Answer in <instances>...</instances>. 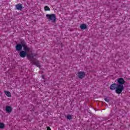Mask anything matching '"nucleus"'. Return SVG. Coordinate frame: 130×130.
Segmentation results:
<instances>
[{"label":"nucleus","mask_w":130,"mask_h":130,"mask_svg":"<svg viewBox=\"0 0 130 130\" xmlns=\"http://www.w3.org/2000/svg\"><path fill=\"white\" fill-rule=\"evenodd\" d=\"M44 9L45 11H50V9L49 7H48V6H45Z\"/></svg>","instance_id":"f3484780"},{"label":"nucleus","mask_w":130,"mask_h":130,"mask_svg":"<svg viewBox=\"0 0 130 130\" xmlns=\"http://www.w3.org/2000/svg\"><path fill=\"white\" fill-rule=\"evenodd\" d=\"M22 47L23 48L24 51H25V52H27V51H30V48L28 47V46L27 45V43H26V41L25 40H23V45H22Z\"/></svg>","instance_id":"20e7f679"},{"label":"nucleus","mask_w":130,"mask_h":130,"mask_svg":"<svg viewBox=\"0 0 130 130\" xmlns=\"http://www.w3.org/2000/svg\"><path fill=\"white\" fill-rule=\"evenodd\" d=\"M34 64H35V66H36L37 67H38V68H41V66L40 65V61H37Z\"/></svg>","instance_id":"f8f14e48"},{"label":"nucleus","mask_w":130,"mask_h":130,"mask_svg":"<svg viewBox=\"0 0 130 130\" xmlns=\"http://www.w3.org/2000/svg\"><path fill=\"white\" fill-rule=\"evenodd\" d=\"M85 76H86L85 72H79L78 73L77 77H78L79 79H83V78H85Z\"/></svg>","instance_id":"423d86ee"},{"label":"nucleus","mask_w":130,"mask_h":130,"mask_svg":"<svg viewBox=\"0 0 130 130\" xmlns=\"http://www.w3.org/2000/svg\"><path fill=\"white\" fill-rule=\"evenodd\" d=\"M12 110L13 108L10 106H7L6 107V111L7 113H11Z\"/></svg>","instance_id":"6e6552de"},{"label":"nucleus","mask_w":130,"mask_h":130,"mask_svg":"<svg viewBox=\"0 0 130 130\" xmlns=\"http://www.w3.org/2000/svg\"><path fill=\"white\" fill-rule=\"evenodd\" d=\"M19 55L20 57H22V58L26 57V55H27V56H29V55L27 54V52L24 51H20L19 53Z\"/></svg>","instance_id":"0eeeda50"},{"label":"nucleus","mask_w":130,"mask_h":130,"mask_svg":"<svg viewBox=\"0 0 130 130\" xmlns=\"http://www.w3.org/2000/svg\"><path fill=\"white\" fill-rule=\"evenodd\" d=\"M42 78L43 79H44V76L42 75Z\"/></svg>","instance_id":"412c9836"},{"label":"nucleus","mask_w":130,"mask_h":130,"mask_svg":"<svg viewBox=\"0 0 130 130\" xmlns=\"http://www.w3.org/2000/svg\"><path fill=\"white\" fill-rule=\"evenodd\" d=\"M117 86V84L116 83H113L111 86H110V89L111 90H116V87Z\"/></svg>","instance_id":"1a4fd4ad"},{"label":"nucleus","mask_w":130,"mask_h":130,"mask_svg":"<svg viewBox=\"0 0 130 130\" xmlns=\"http://www.w3.org/2000/svg\"><path fill=\"white\" fill-rule=\"evenodd\" d=\"M118 85H121L123 86L124 84H125V81L122 78H118L117 79Z\"/></svg>","instance_id":"39448f33"},{"label":"nucleus","mask_w":130,"mask_h":130,"mask_svg":"<svg viewBox=\"0 0 130 130\" xmlns=\"http://www.w3.org/2000/svg\"><path fill=\"white\" fill-rule=\"evenodd\" d=\"M30 60L31 61V62L33 63V64H34L37 61V59L36 58H34V57H32L30 58Z\"/></svg>","instance_id":"ddd939ff"},{"label":"nucleus","mask_w":130,"mask_h":130,"mask_svg":"<svg viewBox=\"0 0 130 130\" xmlns=\"http://www.w3.org/2000/svg\"><path fill=\"white\" fill-rule=\"evenodd\" d=\"M31 55H32V57H34V56H36V55H35V54H31Z\"/></svg>","instance_id":"aec40b11"},{"label":"nucleus","mask_w":130,"mask_h":130,"mask_svg":"<svg viewBox=\"0 0 130 130\" xmlns=\"http://www.w3.org/2000/svg\"><path fill=\"white\" fill-rule=\"evenodd\" d=\"M5 93L6 96H7V97H11V92L8 91H5Z\"/></svg>","instance_id":"4468645a"},{"label":"nucleus","mask_w":130,"mask_h":130,"mask_svg":"<svg viewBox=\"0 0 130 130\" xmlns=\"http://www.w3.org/2000/svg\"><path fill=\"white\" fill-rule=\"evenodd\" d=\"M66 117H67V119H69V120L73 119V117L71 115H67Z\"/></svg>","instance_id":"2eb2a0df"},{"label":"nucleus","mask_w":130,"mask_h":130,"mask_svg":"<svg viewBox=\"0 0 130 130\" xmlns=\"http://www.w3.org/2000/svg\"><path fill=\"white\" fill-rule=\"evenodd\" d=\"M5 124L4 123H0V128H4Z\"/></svg>","instance_id":"dca6fc26"},{"label":"nucleus","mask_w":130,"mask_h":130,"mask_svg":"<svg viewBox=\"0 0 130 130\" xmlns=\"http://www.w3.org/2000/svg\"><path fill=\"white\" fill-rule=\"evenodd\" d=\"M20 44H17L15 46V49L17 51H21L23 47L24 40H20Z\"/></svg>","instance_id":"7ed1b4c3"},{"label":"nucleus","mask_w":130,"mask_h":130,"mask_svg":"<svg viewBox=\"0 0 130 130\" xmlns=\"http://www.w3.org/2000/svg\"><path fill=\"white\" fill-rule=\"evenodd\" d=\"M46 17L47 19L49 20V21H51L52 23H55L56 21V16H55V14H47Z\"/></svg>","instance_id":"f257e3e1"},{"label":"nucleus","mask_w":130,"mask_h":130,"mask_svg":"<svg viewBox=\"0 0 130 130\" xmlns=\"http://www.w3.org/2000/svg\"><path fill=\"white\" fill-rule=\"evenodd\" d=\"M124 90V87L122 85H118L117 84V87H116L115 92L117 94H121L122 91Z\"/></svg>","instance_id":"f03ea898"},{"label":"nucleus","mask_w":130,"mask_h":130,"mask_svg":"<svg viewBox=\"0 0 130 130\" xmlns=\"http://www.w3.org/2000/svg\"><path fill=\"white\" fill-rule=\"evenodd\" d=\"M47 130H51V129L50 128V127L48 126L47 127Z\"/></svg>","instance_id":"6ab92c4d"},{"label":"nucleus","mask_w":130,"mask_h":130,"mask_svg":"<svg viewBox=\"0 0 130 130\" xmlns=\"http://www.w3.org/2000/svg\"><path fill=\"white\" fill-rule=\"evenodd\" d=\"M80 28L81 29V30H85L87 29V25H86L85 24H81Z\"/></svg>","instance_id":"9b49d317"},{"label":"nucleus","mask_w":130,"mask_h":130,"mask_svg":"<svg viewBox=\"0 0 130 130\" xmlns=\"http://www.w3.org/2000/svg\"><path fill=\"white\" fill-rule=\"evenodd\" d=\"M105 101H106L107 102H109V101H110V100H109V99H108V98H105Z\"/></svg>","instance_id":"a211bd4d"},{"label":"nucleus","mask_w":130,"mask_h":130,"mask_svg":"<svg viewBox=\"0 0 130 130\" xmlns=\"http://www.w3.org/2000/svg\"><path fill=\"white\" fill-rule=\"evenodd\" d=\"M16 9H17V10H22L23 6L21 4H17L16 5Z\"/></svg>","instance_id":"9d476101"}]
</instances>
